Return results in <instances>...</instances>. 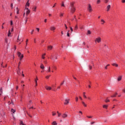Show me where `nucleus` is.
Here are the masks:
<instances>
[{"label":"nucleus","instance_id":"28","mask_svg":"<svg viewBox=\"0 0 125 125\" xmlns=\"http://www.w3.org/2000/svg\"><path fill=\"white\" fill-rule=\"evenodd\" d=\"M11 112H12L13 113V114H14L15 113V112H16V111L15 110H14V109L12 108Z\"/></svg>","mask_w":125,"mask_h":125},{"label":"nucleus","instance_id":"10","mask_svg":"<svg viewBox=\"0 0 125 125\" xmlns=\"http://www.w3.org/2000/svg\"><path fill=\"white\" fill-rule=\"evenodd\" d=\"M111 8V5H108L106 7V11H109L110 9Z\"/></svg>","mask_w":125,"mask_h":125},{"label":"nucleus","instance_id":"61","mask_svg":"<svg viewBox=\"0 0 125 125\" xmlns=\"http://www.w3.org/2000/svg\"><path fill=\"white\" fill-rule=\"evenodd\" d=\"M70 30H71V32H73V28H72V27H70Z\"/></svg>","mask_w":125,"mask_h":125},{"label":"nucleus","instance_id":"14","mask_svg":"<svg viewBox=\"0 0 125 125\" xmlns=\"http://www.w3.org/2000/svg\"><path fill=\"white\" fill-rule=\"evenodd\" d=\"M45 55H46V54L45 53H44L42 55V59H45Z\"/></svg>","mask_w":125,"mask_h":125},{"label":"nucleus","instance_id":"38","mask_svg":"<svg viewBox=\"0 0 125 125\" xmlns=\"http://www.w3.org/2000/svg\"><path fill=\"white\" fill-rule=\"evenodd\" d=\"M50 77V75H47L46 76V79H49Z\"/></svg>","mask_w":125,"mask_h":125},{"label":"nucleus","instance_id":"5","mask_svg":"<svg viewBox=\"0 0 125 125\" xmlns=\"http://www.w3.org/2000/svg\"><path fill=\"white\" fill-rule=\"evenodd\" d=\"M87 9L89 12H91L92 11V8L91 7V5H90V4H88V7L87 8Z\"/></svg>","mask_w":125,"mask_h":125},{"label":"nucleus","instance_id":"12","mask_svg":"<svg viewBox=\"0 0 125 125\" xmlns=\"http://www.w3.org/2000/svg\"><path fill=\"white\" fill-rule=\"evenodd\" d=\"M40 68L41 69H42V70H43L44 69V65H43V64H41Z\"/></svg>","mask_w":125,"mask_h":125},{"label":"nucleus","instance_id":"54","mask_svg":"<svg viewBox=\"0 0 125 125\" xmlns=\"http://www.w3.org/2000/svg\"><path fill=\"white\" fill-rule=\"evenodd\" d=\"M35 83H38V81L37 80H35Z\"/></svg>","mask_w":125,"mask_h":125},{"label":"nucleus","instance_id":"62","mask_svg":"<svg viewBox=\"0 0 125 125\" xmlns=\"http://www.w3.org/2000/svg\"><path fill=\"white\" fill-rule=\"evenodd\" d=\"M79 98H80V99H81V100H83V98H82V97L79 96Z\"/></svg>","mask_w":125,"mask_h":125},{"label":"nucleus","instance_id":"27","mask_svg":"<svg viewBox=\"0 0 125 125\" xmlns=\"http://www.w3.org/2000/svg\"><path fill=\"white\" fill-rule=\"evenodd\" d=\"M105 102H106V103H107L108 102H110V100H109V99H108V98H107L106 99H105Z\"/></svg>","mask_w":125,"mask_h":125},{"label":"nucleus","instance_id":"45","mask_svg":"<svg viewBox=\"0 0 125 125\" xmlns=\"http://www.w3.org/2000/svg\"><path fill=\"white\" fill-rule=\"evenodd\" d=\"M53 68L54 70H57V67H56V66H54Z\"/></svg>","mask_w":125,"mask_h":125},{"label":"nucleus","instance_id":"33","mask_svg":"<svg viewBox=\"0 0 125 125\" xmlns=\"http://www.w3.org/2000/svg\"><path fill=\"white\" fill-rule=\"evenodd\" d=\"M101 1L100 0H98L97 1V4H99V3H100Z\"/></svg>","mask_w":125,"mask_h":125},{"label":"nucleus","instance_id":"60","mask_svg":"<svg viewBox=\"0 0 125 125\" xmlns=\"http://www.w3.org/2000/svg\"><path fill=\"white\" fill-rule=\"evenodd\" d=\"M60 88H61L60 86H59L57 87V89H60Z\"/></svg>","mask_w":125,"mask_h":125},{"label":"nucleus","instance_id":"32","mask_svg":"<svg viewBox=\"0 0 125 125\" xmlns=\"http://www.w3.org/2000/svg\"><path fill=\"white\" fill-rule=\"evenodd\" d=\"M28 42H29V40L28 39H26V45H28Z\"/></svg>","mask_w":125,"mask_h":125},{"label":"nucleus","instance_id":"53","mask_svg":"<svg viewBox=\"0 0 125 125\" xmlns=\"http://www.w3.org/2000/svg\"><path fill=\"white\" fill-rule=\"evenodd\" d=\"M17 14H19V10L17 11Z\"/></svg>","mask_w":125,"mask_h":125},{"label":"nucleus","instance_id":"26","mask_svg":"<svg viewBox=\"0 0 125 125\" xmlns=\"http://www.w3.org/2000/svg\"><path fill=\"white\" fill-rule=\"evenodd\" d=\"M77 30H78V25H76L74 27V30L76 31Z\"/></svg>","mask_w":125,"mask_h":125},{"label":"nucleus","instance_id":"30","mask_svg":"<svg viewBox=\"0 0 125 125\" xmlns=\"http://www.w3.org/2000/svg\"><path fill=\"white\" fill-rule=\"evenodd\" d=\"M75 101L76 102H78V101H79V98L78 97L75 98Z\"/></svg>","mask_w":125,"mask_h":125},{"label":"nucleus","instance_id":"55","mask_svg":"<svg viewBox=\"0 0 125 125\" xmlns=\"http://www.w3.org/2000/svg\"><path fill=\"white\" fill-rule=\"evenodd\" d=\"M3 62L1 64V67H2L3 68H4V66H3V65L2 64Z\"/></svg>","mask_w":125,"mask_h":125},{"label":"nucleus","instance_id":"63","mask_svg":"<svg viewBox=\"0 0 125 125\" xmlns=\"http://www.w3.org/2000/svg\"><path fill=\"white\" fill-rule=\"evenodd\" d=\"M21 83H24V81H21Z\"/></svg>","mask_w":125,"mask_h":125},{"label":"nucleus","instance_id":"4","mask_svg":"<svg viewBox=\"0 0 125 125\" xmlns=\"http://www.w3.org/2000/svg\"><path fill=\"white\" fill-rule=\"evenodd\" d=\"M95 42L96 43H99L101 42V38L100 37H98L95 40Z\"/></svg>","mask_w":125,"mask_h":125},{"label":"nucleus","instance_id":"40","mask_svg":"<svg viewBox=\"0 0 125 125\" xmlns=\"http://www.w3.org/2000/svg\"><path fill=\"white\" fill-rule=\"evenodd\" d=\"M5 41L6 43H8V40H7V39H6L5 40Z\"/></svg>","mask_w":125,"mask_h":125},{"label":"nucleus","instance_id":"17","mask_svg":"<svg viewBox=\"0 0 125 125\" xmlns=\"http://www.w3.org/2000/svg\"><path fill=\"white\" fill-rule=\"evenodd\" d=\"M51 31H54V30H55V27L54 26H51L50 28Z\"/></svg>","mask_w":125,"mask_h":125},{"label":"nucleus","instance_id":"3","mask_svg":"<svg viewBox=\"0 0 125 125\" xmlns=\"http://www.w3.org/2000/svg\"><path fill=\"white\" fill-rule=\"evenodd\" d=\"M17 55L19 57L20 61H21V60H22L24 57V55H23V54L21 53L20 52H18Z\"/></svg>","mask_w":125,"mask_h":125},{"label":"nucleus","instance_id":"47","mask_svg":"<svg viewBox=\"0 0 125 125\" xmlns=\"http://www.w3.org/2000/svg\"><path fill=\"white\" fill-rule=\"evenodd\" d=\"M67 37H70V33H69V32H67Z\"/></svg>","mask_w":125,"mask_h":125},{"label":"nucleus","instance_id":"7","mask_svg":"<svg viewBox=\"0 0 125 125\" xmlns=\"http://www.w3.org/2000/svg\"><path fill=\"white\" fill-rule=\"evenodd\" d=\"M47 68V69L46 71V73H50V72H51V67L50 66H48Z\"/></svg>","mask_w":125,"mask_h":125},{"label":"nucleus","instance_id":"9","mask_svg":"<svg viewBox=\"0 0 125 125\" xmlns=\"http://www.w3.org/2000/svg\"><path fill=\"white\" fill-rule=\"evenodd\" d=\"M45 88H46V90H51V89H52L51 87L49 86H46Z\"/></svg>","mask_w":125,"mask_h":125},{"label":"nucleus","instance_id":"37","mask_svg":"<svg viewBox=\"0 0 125 125\" xmlns=\"http://www.w3.org/2000/svg\"><path fill=\"white\" fill-rule=\"evenodd\" d=\"M63 15H64L63 13H61L60 16V17H63Z\"/></svg>","mask_w":125,"mask_h":125},{"label":"nucleus","instance_id":"64","mask_svg":"<svg viewBox=\"0 0 125 125\" xmlns=\"http://www.w3.org/2000/svg\"><path fill=\"white\" fill-rule=\"evenodd\" d=\"M29 103H30V104H31V103L32 104L33 103L32 102V101H29Z\"/></svg>","mask_w":125,"mask_h":125},{"label":"nucleus","instance_id":"29","mask_svg":"<svg viewBox=\"0 0 125 125\" xmlns=\"http://www.w3.org/2000/svg\"><path fill=\"white\" fill-rule=\"evenodd\" d=\"M26 6H30V3H29V1L26 3Z\"/></svg>","mask_w":125,"mask_h":125},{"label":"nucleus","instance_id":"20","mask_svg":"<svg viewBox=\"0 0 125 125\" xmlns=\"http://www.w3.org/2000/svg\"><path fill=\"white\" fill-rule=\"evenodd\" d=\"M30 12H31V11L30 10L26 11V16H28V15H29V14H30Z\"/></svg>","mask_w":125,"mask_h":125},{"label":"nucleus","instance_id":"50","mask_svg":"<svg viewBox=\"0 0 125 125\" xmlns=\"http://www.w3.org/2000/svg\"><path fill=\"white\" fill-rule=\"evenodd\" d=\"M64 81H63L61 83V85H62V84H64Z\"/></svg>","mask_w":125,"mask_h":125},{"label":"nucleus","instance_id":"19","mask_svg":"<svg viewBox=\"0 0 125 125\" xmlns=\"http://www.w3.org/2000/svg\"><path fill=\"white\" fill-rule=\"evenodd\" d=\"M83 98H84L85 99H86V98H87L86 97V96L85 95V92H83Z\"/></svg>","mask_w":125,"mask_h":125},{"label":"nucleus","instance_id":"59","mask_svg":"<svg viewBox=\"0 0 125 125\" xmlns=\"http://www.w3.org/2000/svg\"><path fill=\"white\" fill-rule=\"evenodd\" d=\"M25 49H28V48L27 47V45H25Z\"/></svg>","mask_w":125,"mask_h":125},{"label":"nucleus","instance_id":"36","mask_svg":"<svg viewBox=\"0 0 125 125\" xmlns=\"http://www.w3.org/2000/svg\"><path fill=\"white\" fill-rule=\"evenodd\" d=\"M62 115V114H61V113H59V114H58V117L59 118Z\"/></svg>","mask_w":125,"mask_h":125},{"label":"nucleus","instance_id":"34","mask_svg":"<svg viewBox=\"0 0 125 125\" xmlns=\"http://www.w3.org/2000/svg\"><path fill=\"white\" fill-rule=\"evenodd\" d=\"M62 6L65 7V5L64 4V2L63 1L62 2Z\"/></svg>","mask_w":125,"mask_h":125},{"label":"nucleus","instance_id":"23","mask_svg":"<svg viewBox=\"0 0 125 125\" xmlns=\"http://www.w3.org/2000/svg\"><path fill=\"white\" fill-rule=\"evenodd\" d=\"M103 108L104 109H107V108H108V105H106V104H104L103 106Z\"/></svg>","mask_w":125,"mask_h":125},{"label":"nucleus","instance_id":"49","mask_svg":"<svg viewBox=\"0 0 125 125\" xmlns=\"http://www.w3.org/2000/svg\"><path fill=\"white\" fill-rule=\"evenodd\" d=\"M36 31H38V32H39L40 31V28H36Z\"/></svg>","mask_w":125,"mask_h":125},{"label":"nucleus","instance_id":"56","mask_svg":"<svg viewBox=\"0 0 125 125\" xmlns=\"http://www.w3.org/2000/svg\"><path fill=\"white\" fill-rule=\"evenodd\" d=\"M80 114H81V115H83V112L82 111H79Z\"/></svg>","mask_w":125,"mask_h":125},{"label":"nucleus","instance_id":"48","mask_svg":"<svg viewBox=\"0 0 125 125\" xmlns=\"http://www.w3.org/2000/svg\"><path fill=\"white\" fill-rule=\"evenodd\" d=\"M105 3H108V2H109V0H105Z\"/></svg>","mask_w":125,"mask_h":125},{"label":"nucleus","instance_id":"22","mask_svg":"<svg viewBox=\"0 0 125 125\" xmlns=\"http://www.w3.org/2000/svg\"><path fill=\"white\" fill-rule=\"evenodd\" d=\"M52 125H57V123L56 121H54L52 123Z\"/></svg>","mask_w":125,"mask_h":125},{"label":"nucleus","instance_id":"1","mask_svg":"<svg viewBox=\"0 0 125 125\" xmlns=\"http://www.w3.org/2000/svg\"><path fill=\"white\" fill-rule=\"evenodd\" d=\"M70 10L71 13H74L76 11V8L74 6V3H70Z\"/></svg>","mask_w":125,"mask_h":125},{"label":"nucleus","instance_id":"21","mask_svg":"<svg viewBox=\"0 0 125 125\" xmlns=\"http://www.w3.org/2000/svg\"><path fill=\"white\" fill-rule=\"evenodd\" d=\"M82 104H83V105L84 106V107H86L87 105L85 103H84V102H82Z\"/></svg>","mask_w":125,"mask_h":125},{"label":"nucleus","instance_id":"31","mask_svg":"<svg viewBox=\"0 0 125 125\" xmlns=\"http://www.w3.org/2000/svg\"><path fill=\"white\" fill-rule=\"evenodd\" d=\"M108 66H110V64H107V65H106V66L105 67V70H107V69H108Z\"/></svg>","mask_w":125,"mask_h":125},{"label":"nucleus","instance_id":"44","mask_svg":"<svg viewBox=\"0 0 125 125\" xmlns=\"http://www.w3.org/2000/svg\"><path fill=\"white\" fill-rule=\"evenodd\" d=\"M89 68L90 70H91V69H92V66L91 65H89Z\"/></svg>","mask_w":125,"mask_h":125},{"label":"nucleus","instance_id":"13","mask_svg":"<svg viewBox=\"0 0 125 125\" xmlns=\"http://www.w3.org/2000/svg\"><path fill=\"white\" fill-rule=\"evenodd\" d=\"M101 22H102L101 23L102 25H104V24H105V21H104V20H103V19H102L101 20Z\"/></svg>","mask_w":125,"mask_h":125},{"label":"nucleus","instance_id":"46","mask_svg":"<svg viewBox=\"0 0 125 125\" xmlns=\"http://www.w3.org/2000/svg\"><path fill=\"white\" fill-rule=\"evenodd\" d=\"M10 24H11V25H13V22L12 21H10Z\"/></svg>","mask_w":125,"mask_h":125},{"label":"nucleus","instance_id":"39","mask_svg":"<svg viewBox=\"0 0 125 125\" xmlns=\"http://www.w3.org/2000/svg\"><path fill=\"white\" fill-rule=\"evenodd\" d=\"M55 115H56V113L54 112H52V116H55Z\"/></svg>","mask_w":125,"mask_h":125},{"label":"nucleus","instance_id":"57","mask_svg":"<svg viewBox=\"0 0 125 125\" xmlns=\"http://www.w3.org/2000/svg\"><path fill=\"white\" fill-rule=\"evenodd\" d=\"M123 92L125 93V88L123 89Z\"/></svg>","mask_w":125,"mask_h":125},{"label":"nucleus","instance_id":"25","mask_svg":"<svg viewBox=\"0 0 125 125\" xmlns=\"http://www.w3.org/2000/svg\"><path fill=\"white\" fill-rule=\"evenodd\" d=\"M33 11L36 12L37 11V6H35L33 8Z\"/></svg>","mask_w":125,"mask_h":125},{"label":"nucleus","instance_id":"41","mask_svg":"<svg viewBox=\"0 0 125 125\" xmlns=\"http://www.w3.org/2000/svg\"><path fill=\"white\" fill-rule=\"evenodd\" d=\"M87 118H88V119H91L92 118V116H86Z\"/></svg>","mask_w":125,"mask_h":125},{"label":"nucleus","instance_id":"58","mask_svg":"<svg viewBox=\"0 0 125 125\" xmlns=\"http://www.w3.org/2000/svg\"><path fill=\"white\" fill-rule=\"evenodd\" d=\"M20 73V70H19L17 71V73H18V74H19Z\"/></svg>","mask_w":125,"mask_h":125},{"label":"nucleus","instance_id":"35","mask_svg":"<svg viewBox=\"0 0 125 125\" xmlns=\"http://www.w3.org/2000/svg\"><path fill=\"white\" fill-rule=\"evenodd\" d=\"M91 32H88L86 34V35H87V36H88V35H91Z\"/></svg>","mask_w":125,"mask_h":125},{"label":"nucleus","instance_id":"42","mask_svg":"<svg viewBox=\"0 0 125 125\" xmlns=\"http://www.w3.org/2000/svg\"><path fill=\"white\" fill-rule=\"evenodd\" d=\"M0 92H1V93H2V92H2V88H1V87L0 88Z\"/></svg>","mask_w":125,"mask_h":125},{"label":"nucleus","instance_id":"18","mask_svg":"<svg viewBox=\"0 0 125 125\" xmlns=\"http://www.w3.org/2000/svg\"><path fill=\"white\" fill-rule=\"evenodd\" d=\"M117 95H118V93H116L115 94L112 95L111 96V97L113 98V97H116V96H117Z\"/></svg>","mask_w":125,"mask_h":125},{"label":"nucleus","instance_id":"24","mask_svg":"<svg viewBox=\"0 0 125 125\" xmlns=\"http://www.w3.org/2000/svg\"><path fill=\"white\" fill-rule=\"evenodd\" d=\"M7 36H8V37H12V36H11V32H9L8 33V34H7Z\"/></svg>","mask_w":125,"mask_h":125},{"label":"nucleus","instance_id":"2","mask_svg":"<svg viewBox=\"0 0 125 125\" xmlns=\"http://www.w3.org/2000/svg\"><path fill=\"white\" fill-rule=\"evenodd\" d=\"M58 56L57 54L55 55H52L50 57V59H51V60H53V61H55V60H57Z\"/></svg>","mask_w":125,"mask_h":125},{"label":"nucleus","instance_id":"16","mask_svg":"<svg viewBox=\"0 0 125 125\" xmlns=\"http://www.w3.org/2000/svg\"><path fill=\"white\" fill-rule=\"evenodd\" d=\"M111 65H112V66H114L115 67H118V66H119V65L116 63H112Z\"/></svg>","mask_w":125,"mask_h":125},{"label":"nucleus","instance_id":"52","mask_svg":"<svg viewBox=\"0 0 125 125\" xmlns=\"http://www.w3.org/2000/svg\"><path fill=\"white\" fill-rule=\"evenodd\" d=\"M51 72H52V73H54V71L53 70V68H52Z\"/></svg>","mask_w":125,"mask_h":125},{"label":"nucleus","instance_id":"15","mask_svg":"<svg viewBox=\"0 0 125 125\" xmlns=\"http://www.w3.org/2000/svg\"><path fill=\"white\" fill-rule=\"evenodd\" d=\"M52 48H53V47L51 45H49L48 46V50H51Z\"/></svg>","mask_w":125,"mask_h":125},{"label":"nucleus","instance_id":"11","mask_svg":"<svg viewBox=\"0 0 125 125\" xmlns=\"http://www.w3.org/2000/svg\"><path fill=\"white\" fill-rule=\"evenodd\" d=\"M122 76H119L117 78V81L118 82H120V81H122Z\"/></svg>","mask_w":125,"mask_h":125},{"label":"nucleus","instance_id":"8","mask_svg":"<svg viewBox=\"0 0 125 125\" xmlns=\"http://www.w3.org/2000/svg\"><path fill=\"white\" fill-rule=\"evenodd\" d=\"M62 119H65V118H67V117H68V115H67V114L66 113H63L62 115Z\"/></svg>","mask_w":125,"mask_h":125},{"label":"nucleus","instance_id":"43","mask_svg":"<svg viewBox=\"0 0 125 125\" xmlns=\"http://www.w3.org/2000/svg\"><path fill=\"white\" fill-rule=\"evenodd\" d=\"M121 2H122V3H125V0H122Z\"/></svg>","mask_w":125,"mask_h":125},{"label":"nucleus","instance_id":"51","mask_svg":"<svg viewBox=\"0 0 125 125\" xmlns=\"http://www.w3.org/2000/svg\"><path fill=\"white\" fill-rule=\"evenodd\" d=\"M11 8L12 9L13 8V4L11 3Z\"/></svg>","mask_w":125,"mask_h":125},{"label":"nucleus","instance_id":"6","mask_svg":"<svg viewBox=\"0 0 125 125\" xmlns=\"http://www.w3.org/2000/svg\"><path fill=\"white\" fill-rule=\"evenodd\" d=\"M69 101H70V99H66L64 103V105H68V104H69Z\"/></svg>","mask_w":125,"mask_h":125}]
</instances>
